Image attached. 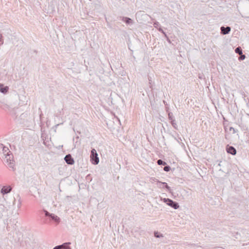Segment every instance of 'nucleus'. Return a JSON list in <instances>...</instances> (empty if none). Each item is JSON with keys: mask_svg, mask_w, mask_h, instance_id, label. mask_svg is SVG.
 <instances>
[{"mask_svg": "<svg viewBox=\"0 0 249 249\" xmlns=\"http://www.w3.org/2000/svg\"><path fill=\"white\" fill-rule=\"evenodd\" d=\"M49 125H40L41 131V139L43 141V143L47 147H49L50 144L49 141L47 131L49 129Z\"/></svg>", "mask_w": 249, "mask_h": 249, "instance_id": "nucleus-1", "label": "nucleus"}, {"mask_svg": "<svg viewBox=\"0 0 249 249\" xmlns=\"http://www.w3.org/2000/svg\"><path fill=\"white\" fill-rule=\"evenodd\" d=\"M5 162L7 166L10 168L12 171L15 170V162L14 160V157L13 154L10 153L8 154H5Z\"/></svg>", "mask_w": 249, "mask_h": 249, "instance_id": "nucleus-2", "label": "nucleus"}, {"mask_svg": "<svg viewBox=\"0 0 249 249\" xmlns=\"http://www.w3.org/2000/svg\"><path fill=\"white\" fill-rule=\"evenodd\" d=\"M90 160L92 163L94 165L97 164L99 162L98 154L95 149H92L91 151Z\"/></svg>", "mask_w": 249, "mask_h": 249, "instance_id": "nucleus-3", "label": "nucleus"}, {"mask_svg": "<svg viewBox=\"0 0 249 249\" xmlns=\"http://www.w3.org/2000/svg\"><path fill=\"white\" fill-rule=\"evenodd\" d=\"M158 186L160 188H166V191L170 193H172L171 188L168 185L166 182H162L159 181H157Z\"/></svg>", "mask_w": 249, "mask_h": 249, "instance_id": "nucleus-4", "label": "nucleus"}, {"mask_svg": "<svg viewBox=\"0 0 249 249\" xmlns=\"http://www.w3.org/2000/svg\"><path fill=\"white\" fill-rule=\"evenodd\" d=\"M70 244V242L64 243L62 245L55 246L53 248V249H71V248L70 247L68 246V245Z\"/></svg>", "mask_w": 249, "mask_h": 249, "instance_id": "nucleus-5", "label": "nucleus"}, {"mask_svg": "<svg viewBox=\"0 0 249 249\" xmlns=\"http://www.w3.org/2000/svg\"><path fill=\"white\" fill-rule=\"evenodd\" d=\"M64 160L67 164L70 165H72L74 162L73 159L70 154L67 155L64 158Z\"/></svg>", "mask_w": 249, "mask_h": 249, "instance_id": "nucleus-6", "label": "nucleus"}, {"mask_svg": "<svg viewBox=\"0 0 249 249\" xmlns=\"http://www.w3.org/2000/svg\"><path fill=\"white\" fill-rule=\"evenodd\" d=\"M226 151L227 153L231 154L232 155H235L236 154V150L235 148L232 146H230L228 145L226 146Z\"/></svg>", "mask_w": 249, "mask_h": 249, "instance_id": "nucleus-7", "label": "nucleus"}, {"mask_svg": "<svg viewBox=\"0 0 249 249\" xmlns=\"http://www.w3.org/2000/svg\"><path fill=\"white\" fill-rule=\"evenodd\" d=\"M0 153H2L5 155V154L10 153V151L7 147L4 146L2 143H0Z\"/></svg>", "mask_w": 249, "mask_h": 249, "instance_id": "nucleus-8", "label": "nucleus"}, {"mask_svg": "<svg viewBox=\"0 0 249 249\" xmlns=\"http://www.w3.org/2000/svg\"><path fill=\"white\" fill-rule=\"evenodd\" d=\"M167 205L171 207L174 208V209H177L179 208V206L178 202L176 201H174L171 199H169L168 202H167Z\"/></svg>", "mask_w": 249, "mask_h": 249, "instance_id": "nucleus-9", "label": "nucleus"}, {"mask_svg": "<svg viewBox=\"0 0 249 249\" xmlns=\"http://www.w3.org/2000/svg\"><path fill=\"white\" fill-rule=\"evenodd\" d=\"M11 190L12 188L10 186H4L1 188L0 193L4 195L10 193Z\"/></svg>", "mask_w": 249, "mask_h": 249, "instance_id": "nucleus-10", "label": "nucleus"}, {"mask_svg": "<svg viewBox=\"0 0 249 249\" xmlns=\"http://www.w3.org/2000/svg\"><path fill=\"white\" fill-rule=\"evenodd\" d=\"M220 30H221V33L222 35H225L228 34L230 32V31L231 30V28L229 26H227V27L222 26L220 28Z\"/></svg>", "mask_w": 249, "mask_h": 249, "instance_id": "nucleus-11", "label": "nucleus"}, {"mask_svg": "<svg viewBox=\"0 0 249 249\" xmlns=\"http://www.w3.org/2000/svg\"><path fill=\"white\" fill-rule=\"evenodd\" d=\"M122 21L124 22L127 24H132L133 23V20L129 18L128 17H121Z\"/></svg>", "mask_w": 249, "mask_h": 249, "instance_id": "nucleus-12", "label": "nucleus"}, {"mask_svg": "<svg viewBox=\"0 0 249 249\" xmlns=\"http://www.w3.org/2000/svg\"><path fill=\"white\" fill-rule=\"evenodd\" d=\"M9 89V88L7 86H4L3 84H0V92L6 94Z\"/></svg>", "mask_w": 249, "mask_h": 249, "instance_id": "nucleus-13", "label": "nucleus"}, {"mask_svg": "<svg viewBox=\"0 0 249 249\" xmlns=\"http://www.w3.org/2000/svg\"><path fill=\"white\" fill-rule=\"evenodd\" d=\"M168 118L169 120L170 121L171 124H176V123H175V120L174 119V116L172 112L168 113Z\"/></svg>", "mask_w": 249, "mask_h": 249, "instance_id": "nucleus-14", "label": "nucleus"}, {"mask_svg": "<svg viewBox=\"0 0 249 249\" xmlns=\"http://www.w3.org/2000/svg\"><path fill=\"white\" fill-rule=\"evenodd\" d=\"M50 218L55 222L57 223H59L60 221V219L59 217H58L57 215H55L54 214L52 213V215L50 216Z\"/></svg>", "mask_w": 249, "mask_h": 249, "instance_id": "nucleus-15", "label": "nucleus"}, {"mask_svg": "<svg viewBox=\"0 0 249 249\" xmlns=\"http://www.w3.org/2000/svg\"><path fill=\"white\" fill-rule=\"evenodd\" d=\"M225 129L226 130L228 129H229L230 131L232 130L233 134L236 132L235 129L234 128L231 127L230 125H225Z\"/></svg>", "mask_w": 249, "mask_h": 249, "instance_id": "nucleus-16", "label": "nucleus"}, {"mask_svg": "<svg viewBox=\"0 0 249 249\" xmlns=\"http://www.w3.org/2000/svg\"><path fill=\"white\" fill-rule=\"evenodd\" d=\"M235 52L238 54H242V50L241 47H238L235 49Z\"/></svg>", "mask_w": 249, "mask_h": 249, "instance_id": "nucleus-17", "label": "nucleus"}, {"mask_svg": "<svg viewBox=\"0 0 249 249\" xmlns=\"http://www.w3.org/2000/svg\"><path fill=\"white\" fill-rule=\"evenodd\" d=\"M153 26L155 28H157V29L158 28H159V27H161L159 22L156 21L154 22Z\"/></svg>", "mask_w": 249, "mask_h": 249, "instance_id": "nucleus-18", "label": "nucleus"}, {"mask_svg": "<svg viewBox=\"0 0 249 249\" xmlns=\"http://www.w3.org/2000/svg\"><path fill=\"white\" fill-rule=\"evenodd\" d=\"M157 163L158 164V165H165V164H166V163L161 160H158Z\"/></svg>", "mask_w": 249, "mask_h": 249, "instance_id": "nucleus-19", "label": "nucleus"}, {"mask_svg": "<svg viewBox=\"0 0 249 249\" xmlns=\"http://www.w3.org/2000/svg\"><path fill=\"white\" fill-rule=\"evenodd\" d=\"M158 30L164 36H166V33L162 30L161 27H159V28H158Z\"/></svg>", "mask_w": 249, "mask_h": 249, "instance_id": "nucleus-20", "label": "nucleus"}, {"mask_svg": "<svg viewBox=\"0 0 249 249\" xmlns=\"http://www.w3.org/2000/svg\"><path fill=\"white\" fill-rule=\"evenodd\" d=\"M43 211L44 212V214H45V215L46 216H48V217H50V216H51V215H52V213H50L47 211H46L45 210H44Z\"/></svg>", "mask_w": 249, "mask_h": 249, "instance_id": "nucleus-21", "label": "nucleus"}, {"mask_svg": "<svg viewBox=\"0 0 249 249\" xmlns=\"http://www.w3.org/2000/svg\"><path fill=\"white\" fill-rule=\"evenodd\" d=\"M163 170L166 172H169L171 170V167L169 165H167L164 167Z\"/></svg>", "mask_w": 249, "mask_h": 249, "instance_id": "nucleus-22", "label": "nucleus"}, {"mask_svg": "<svg viewBox=\"0 0 249 249\" xmlns=\"http://www.w3.org/2000/svg\"><path fill=\"white\" fill-rule=\"evenodd\" d=\"M154 235L157 238H160V237H163L162 234H159L158 232H155Z\"/></svg>", "mask_w": 249, "mask_h": 249, "instance_id": "nucleus-23", "label": "nucleus"}, {"mask_svg": "<svg viewBox=\"0 0 249 249\" xmlns=\"http://www.w3.org/2000/svg\"><path fill=\"white\" fill-rule=\"evenodd\" d=\"M3 44V40L2 39V35L0 33V46Z\"/></svg>", "mask_w": 249, "mask_h": 249, "instance_id": "nucleus-24", "label": "nucleus"}, {"mask_svg": "<svg viewBox=\"0 0 249 249\" xmlns=\"http://www.w3.org/2000/svg\"><path fill=\"white\" fill-rule=\"evenodd\" d=\"M21 201L20 200V198H19L18 199V204L17 205L18 208H20L21 207Z\"/></svg>", "mask_w": 249, "mask_h": 249, "instance_id": "nucleus-25", "label": "nucleus"}, {"mask_svg": "<svg viewBox=\"0 0 249 249\" xmlns=\"http://www.w3.org/2000/svg\"><path fill=\"white\" fill-rule=\"evenodd\" d=\"M169 198H163L162 200H163V201L165 203H166L167 204V202H168L169 200Z\"/></svg>", "mask_w": 249, "mask_h": 249, "instance_id": "nucleus-26", "label": "nucleus"}, {"mask_svg": "<svg viewBox=\"0 0 249 249\" xmlns=\"http://www.w3.org/2000/svg\"><path fill=\"white\" fill-rule=\"evenodd\" d=\"M164 37L166 38L167 41L169 43H171L170 39L169 38V37H168V36H167V35H166V36H164Z\"/></svg>", "mask_w": 249, "mask_h": 249, "instance_id": "nucleus-27", "label": "nucleus"}, {"mask_svg": "<svg viewBox=\"0 0 249 249\" xmlns=\"http://www.w3.org/2000/svg\"><path fill=\"white\" fill-rule=\"evenodd\" d=\"M245 55H242L240 56V59L242 60H244L245 59Z\"/></svg>", "mask_w": 249, "mask_h": 249, "instance_id": "nucleus-28", "label": "nucleus"}, {"mask_svg": "<svg viewBox=\"0 0 249 249\" xmlns=\"http://www.w3.org/2000/svg\"><path fill=\"white\" fill-rule=\"evenodd\" d=\"M163 103L164 104V105H165V106L167 105V103H166L165 101H163Z\"/></svg>", "mask_w": 249, "mask_h": 249, "instance_id": "nucleus-29", "label": "nucleus"}, {"mask_svg": "<svg viewBox=\"0 0 249 249\" xmlns=\"http://www.w3.org/2000/svg\"><path fill=\"white\" fill-rule=\"evenodd\" d=\"M149 84H151V79L149 78Z\"/></svg>", "mask_w": 249, "mask_h": 249, "instance_id": "nucleus-30", "label": "nucleus"}, {"mask_svg": "<svg viewBox=\"0 0 249 249\" xmlns=\"http://www.w3.org/2000/svg\"><path fill=\"white\" fill-rule=\"evenodd\" d=\"M15 201H16V199H14V202H13V204H15Z\"/></svg>", "mask_w": 249, "mask_h": 249, "instance_id": "nucleus-31", "label": "nucleus"}, {"mask_svg": "<svg viewBox=\"0 0 249 249\" xmlns=\"http://www.w3.org/2000/svg\"><path fill=\"white\" fill-rule=\"evenodd\" d=\"M173 126H174V127H175L176 129L177 128H176V125H174Z\"/></svg>", "mask_w": 249, "mask_h": 249, "instance_id": "nucleus-32", "label": "nucleus"}, {"mask_svg": "<svg viewBox=\"0 0 249 249\" xmlns=\"http://www.w3.org/2000/svg\"><path fill=\"white\" fill-rule=\"evenodd\" d=\"M58 124V125H59V124H62V123H60V124Z\"/></svg>", "mask_w": 249, "mask_h": 249, "instance_id": "nucleus-33", "label": "nucleus"}, {"mask_svg": "<svg viewBox=\"0 0 249 249\" xmlns=\"http://www.w3.org/2000/svg\"><path fill=\"white\" fill-rule=\"evenodd\" d=\"M199 78L200 79H201V77L200 76H199Z\"/></svg>", "mask_w": 249, "mask_h": 249, "instance_id": "nucleus-34", "label": "nucleus"}]
</instances>
